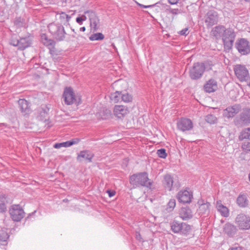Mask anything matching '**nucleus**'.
I'll return each mask as SVG.
<instances>
[{"mask_svg": "<svg viewBox=\"0 0 250 250\" xmlns=\"http://www.w3.org/2000/svg\"><path fill=\"white\" fill-rule=\"evenodd\" d=\"M130 183L134 187H146L151 188L152 183L149 181L146 172H141L134 174L130 177Z\"/></svg>", "mask_w": 250, "mask_h": 250, "instance_id": "obj_1", "label": "nucleus"}, {"mask_svg": "<svg viewBox=\"0 0 250 250\" xmlns=\"http://www.w3.org/2000/svg\"><path fill=\"white\" fill-rule=\"evenodd\" d=\"M48 28L49 32L57 41H62L65 39L66 34L64 27L61 24L51 23L48 24Z\"/></svg>", "mask_w": 250, "mask_h": 250, "instance_id": "obj_2", "label": "nucleus"}, {"mask_svg": "<svg viewBox=\"0 0 250 250\" xmlns=\"http://www.w3.org/2000/svg\"><path fill=\"white\" fill-rule=\"evenodd\" d=\"M62 97L65 104L67 105L75 104L78 105L81 103V98L79 96L76 95L71 87H67L64 88Z\"/></svg>", "mask_w": 250, "mask_h": 250, "instance_id": "obj_3", "label": "nucleus"}, {"mask_svg": "<svg viewBox=\"0 0 250 250\" xmlns=\"http://www.w3.org/2000/svg\"><path fill=\"white\" fill-rule=\"evenodd\" d=\"M10 43L13 46L18 47L19 49L24 50L31 45L32 40L29 37L21 38L19 39L16 36H12Z\"/></svg>", "mask_w": 250, "mask_h": 250, "instance_id": "obj_4", "label": "nucleus"}, {"mask_svg": "<svg viewBox=\"0 0 250 250\" xmlns=\"http://www.w3.org/2000/svg\"><path fill=\"white\" fill-rule=\"evenodd\" d=\"M222 38L225 47L228 49H231L235 39L236 34L231 28H226Z\"/></svg>", "mask_w": 250, "mask_h": 250, "instance_id": "obj_5", "label": "nucleus"}, {"mask_svg": "<svg viewBox=\"0 0 250 250\" xmlns=\"http://www.w3.org/2000/svg\"><path fill=\"white\" fill-rule=\"evenodd\" d=\"M233 70L237 78L241 82H246L250 78L249 72L245 65L236 64L234 66Z\"/></svg>", "mask_w": 250, "mask_h": 250, "instance_id": "obj_6", "label": "nucleus"}, {"mask_svg": "<svg viewBox=\"0 0 250 250\" xmlns=\"http://www.w3.org/2000/svg\"><path fill=\"white\" fill-rule=\"evenodd\" d=\"M235 47L242 55H247L250 53V44L246 39L237 40L235 42Z\"/></svg>", "mask_w": 250, "mask_h": 250, "instance_id": "obj_7", "label": "nucleus"}, {"mask_svg": "<svg viewBox=\"0 0 250 250\" xmlns=\"http://www.w3.org/2000/svg\"><path fill=\"white\" fill-rule=\"evenodd\" d=\"M9 213L12 220L17 222L21 221L24 215L23 209L18 205H12L9 209Z\"/></svg>", "mask_w": 250, "mask_h": 250, "instance_id": "obj_8", "label": "nucleus"}, {"mask_svg": "<svg viewBox=\"0 0 250 250\" xmlns=\"http://www.w3.org/2000/svg\"><path fill=\"white\" fill-rule=\"evenodd\" d=\"M204 71L205 66L203 63H195L190 70V77L192 80H197L201 77Z\"/></svg>", "mask_w": 250, "mask_h": 250, "instance_id": "obj_9", "label": "nucleus"}, {"mask_svg": "<svg viewBox=\"0 0 250 250\" xmlns=\"http://www.w3.org/2000/svg\"><path fill=\"white\" fill-rule=\"evenodd\" d=\"M235 223L240 229L250 228V218L243 213L238 214L235 219Z\"/></svg>", "mask_w": 250, "mask_h": 250, "instance_id": "obj_10", "label": "nucleus"}, {"mask_svg": "<svg viewBox=\"0 0 250 250\" xmlns=\"http://www.w3.org/2000/svg\"><path fill=\"white\" fill-rule=\"evenodd\" d=\"M218 17L217 13L213 10L209 11L205 17V22L208 27H210L217 23Z\"/></svg>", "mask_w": 250, "mask_h": 250, "instance_id": "obj_11", "label": "nucleus"}, {"mask_svg": "<svg viewBox=\"0 0 250 250\" xmlns=\"http://www.w3.org/2000/svg\"><path fill=\"white\" fill-rule=\"evenodd\" d=\"M177 126L178 129L182 131L190 130L193 127L191 120L185 118H181L178 121Z\"/></svg>", "mask_w": 250, "mask_h": 250, "instance_id": "obj_12", "label": "nucleus"}, {"mask_svg": "<svg viewBox=\"0 0 250 250\" xmlns=\"http://www.w3.org/2000/svg\"><path fill=\"white\" fill-rule=\"evenodd\" d=\"M129 112L128 107L122 105H116L113 108V114L118 119H123Z\"/></svg>", "mask_w": 250, "mask_h": 250, "instance_id": "obj_13", "label": "nucleus"}, {"mask_svg": "<svg viewBox=\"0 0 250 250\" xmlns=\"http://www.w3.org/2000/svg\"><path fill=\"white\" fill-rule=\"evenodd\" d=\"M192 197V194L187 190H181L177 194L178 201L184 204L190 203Z\"/></svg>", "mask_w": 250, "mask_h": 250, "instance_id": "obj_14", "label": "nucleus"}, {"mask_svg": "<svg viewBox=\"0 0 250 250\" xmlns=\"http://www.w3.org/2000/svg\"><path fill=\"white\" fill-rule=\"evenodd\" d=\"M18 104L22 114L24 116L28 115L31 112L30 103L25 99H20Z\"/></svg>", "mask_w": 250, "mask_h": 250, "instance_id": "obj_15", "label": "nucleus"}, {"mask_svg": "<svg viewBox=\"0 0 250 250\" xmlns=\"http://www.w3.org/2000/svg\"><path fill=\"white\" fill-rule=\"evenodd\" d=\"M241 108V107L239 104L229 106L224 110V115L228 118H232L239 112Z\"/></svg>", "mask_w": 250, "mask_h": 250, "instance_id": "obj_16", "label": "nucleus"}, {"mask_svg": "<svg viewBox=\"0 0 250 250\" xmlns=\"http://www.w3.org/2000/svg\"><path fill=\"white\" fill-rule=\"evenodd\" d=\"M225 27L222 25L216 26L211 31V35L213 36L216 40L222 38L225 32Z\"/></svg>", "mask_w": 250, "mask_h": 250, "instance_id": "obj_17", "label": "nucleus"}, {"mask_svg": "<svg viewBox=\"0 0 250 250\" xmlns=\"http://www.w3.org/2000/svg\"><path fill=\"white\" fill-rule=\"evenodd\" d=\"M205 91L208 93L213 92L217 89V82L212 79L209 80L204 85Z\"/></svg>", "mask_w": 250, "mask_h": 250, "instance_id": "obj_18", "label": "nucleus"}, {"mask_svg": "<svg viewBox=\"0 0 250 250\" xmlns=\"http://www.w3.org/2000/svg\"><path fill=\"white\" fill-rule=\"evenodd\" d=\"M199 207L197 209V213L199 216H203L208 215L209 212V208L210 204L209 203L207 202L205 203L200 204L199 202H198Z\"/></svg>", "mask_w": 250, "mask_h": 250, "instance_id": "obj_19", "label": "nucleus"}, {"mask_svg": "<svg viewBox=\"0 0 250 250\" xmlns=\"http://www.w3.org/2000/svg\"><path fill=\"white\" fill-rule=\"evenodd\" d=\"M223 230L228 236L232 237L236 234L237 229L234 225L228 223L224 225Z\"/></svg>", "mask_w": 250, "mask_h": 250, "instance_id": "obj_20", "label": "nucleus"}, {"mask_svg": "<svg viewBox=\"0 0 250 250\" xmlns=\"http://www.w3.org/2000/svg\"><path fill=\"white\" fill-rule=\"evenodd\" d=\"M240 119L244 125L250 124V109L245 108L240 114Z\"/></svg>", "mask_w": 250, "mask_h": 250, "instance_id": "obj_21", "label": "nucleus"}, {"mask_svg": "<svg viewBox=\"0 0 250 250\" xmlns=\"http://www.w3.org/2000/svg\"><path fill=\"white\" fill-rule=\"evenodd\" d=\"M80 141V139L75 138L71 140L61 143H56L54 145V147L57 149L60 148L62 147H67L73 145L77 144Z\"/></svg>", "mask_w": 250, "mask_h": 250, "instance_id": "obj_22", "label": "nucleus"}, {"mask_svg": "<svg viewBox=\"0 0 250 250\" xmlns=\"http://www.w3.org/2000/svg\"><path fill=\"white\" fill-rule=\"evenodd\" d=\"M93 157L94 154L89 151L83 150L80 151L77 157V160L78 161H81V158H84L87 160L88 162H91Z\"/></svg>", "mask_w": 250, "mask_h": 250, "instance_id": "obj_23", "label": "nucleus"}, {"mask_svg": "<svg viewBox=\"0 0 250 250\" xmlns=\"http://www.w3.org/2000/svg\"><path fill=\"white\" fill-rule=\"evenodd\" d=\"M180 216L184 220L191 219L193 217L191 210L188 208H182L180 211Z\"/></svg>", "mask_w": 250, "mask_h": 250, "instance_id": "obj_24", "label": "nucleus"}, {"mask_svg": "<svg viewBox=\"0 0 250 250\" xmlns=\"http://www.w3.org/2000/svg\"><path fill=\"white\" fill-rule=\"evenodd\" d=\"M163 184L164 187L168 190H172L173 185V179L169 174H167L164 177Z\"/></svg>", "mask_w": 250, "mask_h": 250, "instance_id": "obj_25", "label": "nucleus"}, {"mask_svg": "<svg viewBox=\"0 0 250 250\" xmlns=\"http://www.w3.org/2000/svg\"><path fill=\"white\" fill-rule=\"evenodd\" d=\"M216 208L221 214L225 217H227L229 215V210L226 206L222 205L221 201H218L216 203Z\"/></svg>", "mask_w": 250, "mask_h": 250, "instance_id": "obj_26", "label": "nucleus"}, {"mask_svg": "<svg viewBox=\"0 0 250 250\" xmlns=\"http://www.w3.org/2000/svg\"><path fill=\"white\" fill-rule=\"evenodd\" d=\"M56 15L59 16L61 22L63 24L68 23L71 18L70 16L63 12H57Z\"/></svg>", "mask_w": 250, "mask_h": 250, "instance_id": "obj_27", "label": "nucleus"}, {"mask_svg": "<svg viewBox=\"0 0 250 250\" xmlns=\"http://www.w3.org/2000/svg\"><path fill=\"white\" fill-rule=\"evenodd\" d=\"M237 204L240 207H245L248 205V200L245 195H240L237 198Z\"/></svg>", "mask_w": 250, "mask_h": 250, "instance_id": "obj_28", "label": "nucleus"}, {"mask_svg": "<svg viewBox=\"0 0 250 250\" xmlns=\"http://www.w3.org/2000/svg\"><path fill=\"white\" fill-rule=\"evenodd\" d=\"M171 230L175 233H179L182 229V223H179L177 221H174L170 224Z\"/></svg>", "mask_w": 250, "mask_h": 250, "instance_id": "obj_29", "label": "nucleus"}, {"mask_svg": "<svg viewBox=\"0 0 250 250\" xmlns=\"http://www.w3.org/2000/svg\"><path fill=\"white\" fill-rule=\"evenodd\" d=\"M9 238L7 232L4 229L0 230V244L5 245Z\"/></svg>", "mask_w": 250, "mask_h": 250, "instance_id": "obj_30", "label": "nucleus"}, {"mask_svg": "<svg viewBox=\"0 0 250 250\" xmlns=\"http://www.w3.org/2000/svg\"><path fill=\"white\" fill-rule=\"evenodd\" d=\"M240 140L242 141L244 139H250V127H248L243 129L239 136Z\"/></svg>", "mask_w": 250, "mask_h": 250, "instance_id": "obj_31", "label": "nucleus"}, {"mask_svg": "<svg viewBox=\"0 0 250 250\" xmlns=\"http://www.w3.org/2000/svg\"><path fill=\"white\" fill-rule=\"evenodd\" d=\"M90 26L94 31H97L99 28V20L96 17H94L90 19Z\"/></svg>", "mask_w": 250, "mask_h": 250, "instance_id": "obj_32", "label": "nucleus"}, {"mask_svg": "<svg viewBox=\"0 0 250 250\" xmlns=\"http://www.w3.org/2000/svg\"><path fill=\"white\" fill-rule=\"evenodd\" d=\"M122 92L119 91H116L111 93L110 96V100L115 103H118L121 99Z\"/></svg>", "mask_w": 250, "mask_h": 250, "instance_id": "obj_33", "label": "nucleus"}, {"mask_svg": "<svg viewBox=\"0 0 250 250\" xmlns=\"http://www.w3.org/2000/svg\"><path fill=\"white\" fill-rule=\"evenodd\" d=\"M41 40L42 43L46 46H52L54 45V41L53 40L48 39L45 34L42 35Z\"/></svg>", "mask_w": 250, "mask_h": 250, "instance_id": "obj_34", "label": "nucleus"}, {"mask_svg": "<svg viewBox=\"0 0 250 250\" xmlns=\"http://www.w3.org/2000/svg\"><path fill=\"white\" fill-rule=\"evenodd\" d=\"M104 35L101 33H95L90 36L89 39L90 41L102 40L104 39Z\"/></svg>", "mask_w": 250, "mask_h": 250, "instance_id": "obj_35", "label": "nucleus"}, {"mask_svg": "<svg viewBox=\"0 0 250 250\" xmlns=\"http://www.w3.org/2000/svg\"><path fill=\"white\" fill-rule=\"evenodd\" d=\"M122 101L125 103H129L132 101V97L131 95L128 93H125L121 95Z\"/></svg>", "mask_w": 250, "mask_h": 250, "instance_id": "obj_36", "label": "nucleus"}, {"mask_svg": "<svg viewBox=\"0 0 250 250\" xmlns=\"http://www.w3.org/2000/svg\"><path fill=\"white\" fill-rule=\"evenodd\" d=\"M24 24V20L21 17L15 18L14 20V25L17 28L22 27Z\"/></svg>", "mask_w": 250, "mask_h": 250, "instance_id": "obj_37", "label": "nucleus"}, {"mask_svg": "<svg viewBox=\"0 0 250 250\" xmlns=\"http://www.w3.org/2000/svg\"><path fill=\"white\" fill-rule=\"evenodd\" d=\"M176 205V201L174 199H171L168 204H167V209L168 211H171L173 210L174 208H175Z\"/></svg>", "mask_w": 250, "mask_h": 250, "instance_id": "obj_38", "label": "nucleus"}, {"mask_svg": "<svg viewBox=\"0 0 250 250\" xmlns=\"http://www.w3.org/2000/svg\"><path fill=\"white\" fill-rule=\"evenodd\" d=\"M206 121L210 124H213L216 123L217 118L215 116L209 114L206 117Z\"/></svg>", "mask_w": 250, "mask_h": 250, "instance_id": "obj_39", "label": "nucleus"}, {"mask_svg": "<svg viewBox=\"0 0 250 250\" xmlns=\"http://www.w3.org/2000/svg\"><path fill=\"white\" fill-rule=\"evenodd\" d=\"M191 229L190 226L187 224L185 223H182V229L181 230V232L183 233L186 234L189 231V230Z\"/></svg>", "mask_w": 250, "mask_h": 250, "instance_id": "obj_40", "label": "nucleus"}, {"mask_svg": "<svg viewBox=\"0 0 250 250\" xmlns=\"http://www.w3.org/2000/svg\"><path fill=\"white\" fill-rule=\"evenodd\" d=\"M157 153L159 157L162 158H165L167 156L166 151L164 148H161L158 150Z\"/></svg>", "mask_w": 250, "mask_h": 250, "instance_id": "obj_41", "label": "nucleus"}, {"mask_svg": "<svg viewBox=\"0 0 250 250\" xmlns=\"http://www.w3.org/2000/svg\"><path fill=\"white\" fill-rule=\"evenodd\" d=\"M242 148L244 150L250 151V142L244 143L242 146Z\"/></svg>", "mask_w": 250, "mask_h": 250, "instance_id": "obj_42", "label": "nucleus"}, {"mask_svg": "<svg viewBox=\"0 0 250 250\" xmlns=\"http://www.w3.org/2000/svg\"><path fill=\"white\" fill-rule=\"evenodd\" d=\"M167 10H168L169 12L173 15H178L181 13V12L178 9H172L169 8V9H167Z\"/></svg>", "mask_w": 250, "mask_h": 250, "instance_id": "obj_43", "label": "nucleus"}, {"mask_svg": "<svg viewBox=\"0 0 250 250\" xmlns=\"http://www.w3.org/2000/svg\"><path fill=\"white\" fill-rule=\"evenodd\" d=\"M136 3L141 8H150V7H153L155 6V4H152V5H145L142 4H141L139 2H138L136 1H135Z\"/></svg>", "mask_w": 250, "mask_h": 250, "instance_id": "obj_44", "label": "nucleus"}, {"mask_svg": "<svg viewBox=\"0 0 250 250\" xmlns=\"http://www.w3.org/2000/svg\"><path fill=\"white\" fill-rule=\"evenodd\" d=\"M104 112H105V115L103 118V119H106L109 118L111 116V111L110 110L106 109L104 110Z\"/></svg>", "mask_w": 250, "mask_h": 250, "instance_id": "obj_45", "label": "nucleus"}, {"mask_svg": "<svg viewBox=\"0 0 250 250\" xmlns=\"http://www.w3.org/2000/svg\"><path fill=\"white\" fill-rule=\"evenodd\" d=\"M180 34L181 35H184V36L187 35L188 34V28H186L182 30L181 31H180Z\"/></svg>", "mask_w": 250, "mask_h": 250, "instance_id": "obj_46", "label": "nucleus"}, {"mask_svg": "<svg viewBox=\"0 0 250 250\" xmlns=\"http://www.w3.org/2000/svg\"><path fill=\"white\" fill-rule=\"evenodd\" d=\"M84 21V19H83V17H79L76 18V21L79 24L81 25L83 23V21Z\"/></svg>", "mask_w": 250, "mask_h": 250, "instance_id": "obj_47", "label": "nucleus"}, {"mask_svg": "<svg viewBox=\"0 0 250 250\" xmlns=\"http://www.w3.org/2000/svg\"><path fill=\"white\" fill-rule=\"evenodd\" d=\"M42 109L44 113H47L48 112V111H49V108L47 107V105H43L42 107Z\"/></svg>", "mask_w": 250, "mask_h": 250, "instance_id": "obj_48", "label": "nucleus"}, {"mask_svg": "<svg viewBox=\"0 0 250 250\" xmlns=\"http://www.w3.org/2000/svg\"><path fill=\"white\" fill-rule=\"evenodd\" d=\"M168 2L172 5L176 4L178 2L179 0H167Z\"/></svg>", "mask_w": 250, "mask_h": 250, "instance_id": "obj_49", "label": "nucleus"}, {"mask_svg": "<svg viewBox=\"0 0 250 250\" xmlns=\"http://www.w3.org/2000/svg\"><path fill=\"white\" fill-rule=\"evenodd\" d=\"M136 238L139 241L141 240L142 237H141V235L139 232H136Z\"/></svg>", "mask_w": 250, "mask_h": 250, "instance_id": "obj_50", "label": "nucleus"}, {"mask_svg": "<svg viewBox=\"0 0 250 250\" xmlns=\"http://www.w3.org/2000/svg\"><path fill=\"white\" fill-rule=\"evenodd\" d=\"M229 250H243L242 248L240 247H236L230 248L229 249Z\"/></svg>", "mask_w": 250, "mask_h": 250, "instance_id": "obj_51", "label": "nucleus"}, {"mask_svg": "<svg viewBox=\"0 0 250 250\" xmlns=\"http://www.w3.org/2000/svg\"><path fill=\"white\" fill-rule=\"evenodd\" d=\"M107 193H108V195L109 197H112L115 195V191H110V190H107Z\"/></svg>", "mask_w": 250, "mask_h": 250, "instance_id": "obj_52", "label": "nucleus"}, {"mask_svg": "<svg viewBox=\"0 0 250 250\" xmlns=\"http://www.w3.org/2000/svg\"><path fill=\"white\" fill-rule=\"evenodd\" d=\"M80 30L82 32H84L85 31V27H81L80 29Z\"/></svg>", "mask_w": 250, "mask_h": 250, "instance_id": "obj_53", "label": "nucleus"}, {"mask_svg": "<svg viewBox=\"0 0 250 250\" xmlns=\"http://www.w3.org/2000/svg\"><path fill=\"white\" fill-rule=\"evenodd\" d=\"M82 17H83V19H84V21L86 20V17L85 16L83 15V16H82Z\"/></svg>", "mask_w": 250, "mask_h": 250, "instance_id": "obj_54", "label": "nucleus"}, {"mask_svg": "<svg viewBox=\"0 0 250 250\" xmlns=\"http://www.w3.org/2000/svg\"><path fill=\"white\" fill-rule=\"evenodd\" d=\"M247 2H250V0H244Z\"/></svg>", "mask_w": 250, "mask_h": 250, "instance_id": "obj_55", "label": "nucleus"}, {"mask_svg": "<svg viewBox=\"0 0 250 250\" xmlns=\"http://www.w3.org/2000/svg\"><path fill=\"white\" fill-rule=\"evenodd\" d=\"M249 180L250 181V173H249Z\"/></svg>", "mask_w": 250, "mask_h": 250, "instance_id": "obj_56", "label": "nucleus"}]
</instances>
